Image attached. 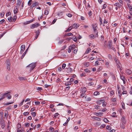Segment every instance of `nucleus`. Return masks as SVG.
Masks as SVG:
<instances>
[{"label":"nucleus","instance_id":"obj_44","mask_svg":"<svg viewBox=\"0 0 132 132\" xmlns=\"http://www.w3.org/2000/svg\"><path fill=\"white\" fill-rule=\"evenodd\" d=\"M108 23V21H107L106 20V19H104V22H103L104 24L103 25V26H105L104 24H106V23Z\"/></svg>","mask_w":132,"mask_h":132},{"label":"nucleus","instance_id":"obj_30","mask_svg":"<svg viewBox=\"0 0 132 132\" xmlns=\"http://www.w3.org/2000/svg\"><path fill=\"white\" fill-rule=\"evenodd\" d=\"M99 20H100V25H101H101L102 24H103V23H102V19L100 17Z\"/></svg>","mask_w":132,"mask_h":132},{"label":"nucleus","instance_id":"obj_58","mask_svg":"<svg viewBox=\"0 0 132 132\" xmlns=\"http://www.w3.org/2000/svg\"><path fill=\"white\" fill-rule=\"evenodd\" d=\"M5 21V20L4 19H3L2 20H1L0 21V24H2Z\"/></svg>","mask_w":132,"mask_h":132},{"label":"nucleus","instance_id":"obj_15","mask_svg":"<svg viewBox=\"0 0 132 132\" xmlns=\"http://www.w3.org/2000/svg\"><path fill=\"white\" fill-rule=\"evenodd\" d=\"M115 6L120 8L121 7L122 5L119 3H116L114 5Z\"/></svg>","mask_w":132,"mask_h":132},{"label":"nucleus","instance_id":"obj_3","mask_svg":"<svg viewBox=\"0 0 132 132\" xmlns=\"http://www.w3.org/2000/svg\"><path fill=\"white\" fill-rule=\"evenodd\" d=\"M40 26V25L38 23H36L34 24H32L31 25V29H33L35 28H37Z\"/></svg>","mask_w":132,"mask_h":132},{"label":"nucleus","instance_id":"obj_34","mask_svg":"<svg viewBox=\"0 0 132 132\" xmlns=\"http://www.w3.org/2000/svg\"><path fill=\"white\" fill-rule=\"evenodd\" d=\"M25 46L24 45H21V50H24Z\"/></svg>","mask_w":132,"mask_h":132},{"label":"nucleus","instance_id":"obj_17","mask_svg":"<svg viewBox=\"0 0 132 132\" xmlns=\"http://www.w3.org/2000/svg\"><path fill=\"white\" fill-rule=\"evenodd\" d=\"M93 28L94 29V30L95 32H96V35H97L98 34V32L96 31V29H97V26H95V27L94 28V27H93Z\"/></svg>","mask_w":132,"mask_h":132},{"label":"nucleus","instance_id":"obj_4","mask_svg":"<svg viewBox=\"0 0 132 132\" xmlns=\"http://www.w3.org/2000/svg\"><path fill=\"white\" fill-rule=\"evenodd\" d=\"M126 117L123 116H122L121 118V121L122 123H123L124 124H125L126 123Z\"/></svg>","mask_w":132,"mask_h":132},{"label":"nucleus","instance_id":"obj_10","mask_svg":"<svg viewBox=\"0 0 132 132\" xmlns=\"http://www.w3.org/2000/svg\"><path fill=\"white\" fill-rule=\"evenodd\" d=\"M108 45L109 47L111 48L112 47V42L111 40H109L108 42Z\"/></svg>","mask_w":132,"mask_h":132},{"label":"nucleus","instance_id":"obj_60","mask_svg":"<svg viewBox=\"0 0 132 132\" xmlns=\"http://www.w3.org/2000/svg\"><path fill=\"white\" fill-rule=\"evenodd\" d=\"M95 65H99V62L98 61H96L95 62Z\"/></svg>","mask_w":132,"mask_h":132},{"label":"nucleus","instance_id":"obj_2","mask_svg":"<svg viewBox=\"0 0 132 132\" xmlns=\"http://www.w3.org/2000/svg\"><path fill=\"white\" fill-rule=\"evenodd\" d=\"M1 125V127L2 129H3L5 127V122L2 118H1L0 121Z\"/></svg>","mask_w":132,"mask_h":132},{"label":"nucleus","instance_id":"obj_61","mask_svg":"<svg viewBox=\"0 0 132 132\" xmlns=\"http://www.w3.org/2000/svg\"><path fill=\"white\" fill-rule=\"evenodd\" d=\"M106 110V109H101L100 110L101 111L104 112H105Z\"/></svg>","mask_w":132,"mask_h":132},{"label":"nucleus","instance_id":"obj_42","mask_svg":"<svg viewBox=\"0 0 132 132\" xmlns=\"http://www.w3.org/2000/svg\"><path fill=\"white\" fill-rule=\"evenodd\" d=\"M76 47V46L75 45H73L71 46V50H73L75 49Z\"/></svg>","mask_w":132,"mask_h":132},{"label":"nucleus","instance_id":"obj_32","mask_svg":"<svg viewBox=\"0 0 132 132\" xmlns=\"http://www.w3.org/2000/svg\"><path fill=\"white\" fill-rule=\"evenodd\" d=\"M12 19L13 18L12 17L10 16L9 18H8V20L9 22H11L12 21Z\"/></svg>","mask_w":132,"mask_h":132},{"label":"nucleus","instance_id":"obj_27","mask_svg":"<svg viewBox=\"0 0 132 132\" xmlns=\"http://www.w3.org/2000/svg\"><path fill=\"white\" fill-rule=\"evenodd\" d=\"M71 83L70 81H68L65 83V85L66 86L69 85H71Z\"/></svg>","mask_w":132,"mask_h":132},{"label":"nucleus","instance_id":"obj_13","mask_svg":"<svg viewBox=\"0 0 132 132\" xmlns=\"http://www.w3.org/2000/svg\"><path fill=\"white\" fill-rule=\"evenodd\" d=\"M18 78H19V79L20 80H21V81L26 80V78L25 77L19 76V77Z\"/></svg>","mask_w":132,"mask_h":132},{"label":"nucleus","instance_id":"obj_5","mask_svg":"<svg viewBox=\"0 0 132 132\" xmlns=\"http://www.w3.org/2000/svg\"><path fill=\"white\" fill-rule=\"evenodd\" d=\"M65 71L67 72L68 73H71L72 71V69L70 68H66L65 69Z\"/></svg>","mask_w":132,"mask_h":132},{"label":"nucleus","instance_id":"obj_9","mask_svg":"<svg viewBox=\"0 0 132 132\" xmlns=\"http://www.w3.org/2000/svg\"><path fill=\"white\" fill-rule=\"evenodd\" d=\"M126 73L128 75H130L131 74L132 72L130 70L128 69L126 70Z\"/></svg>","mask_w":132,"mask_h":132},{"label":"nucleus","instance_id":"obj_54","mask_svg":"<svg viewBox=\"0 0 132 132\" xmlns=\"http://www.w3.org/2000/svg\"><path fill=\"white\" fill-rule=\"evenodd\" d=\"M11 14V12H8L6 14V16H8L10 15Z\"/></svg>","mask_w":132,"mask_h":132},{"label":"nucleus","instance_id":"obj_41","mask_svg":"<svg viewBox=\"0 0 132 132\" xmlns=\"http://www.w3.org/2000/svg\"><path fill=\"white\" fill-rule=\"evenodd\" d=\"M73 34L71 32L67 33L66 34V36H73Z\"/></svg>","mask_w":132,"mask_h":132},{"label":"nucleus","instance_id":"obj_62","mask_svg":"<svg viewBox=\"0 0 132 132\" xmlns=\"http://www.w3.org/2000/svg\"><path fill=\"white\" fill-rule=\"evenodd\" d=\"M37 90L38 91H41V90H42V88L41 87H38L37 88Z\"/></svg>","mask_w":132,"mask_h":132},{"label":"nucleus","instance_id":"obj_24","mask_svg":"<svg viewBox=\"0 0 132 132\" xmlns=\"http://www.w3.org/2000/svg\"><path fill=\"white\" fill-rule=\"evenodd\" d=\"M124 124L123 123H122L121 124H120V127L121 128L123 129H124L125 128V126Z\"/></svg>","mask_w":132,"mask_h":132},{"label":"nucleus","instance_id":"obj_18","mask_svg":"<svg viewBox=\"0 0 132 132\" xmlns=\"http://www.w3.org/2000/svg\"><path fill=\"white\" fill-rule=\"evenodd\" d=\"M121 66V64L120 62L117 64V66L118 68L119 69L121 70L120 67Z\"/></svg>","mask_w":132,"mask_h":132},{"label":"nucleus","instance_id":"obj_45","mask_svg":"<svg viewBox=\"0 0 132 132\" xmlns=\"http://www.w3.org/2000/svg\"><path fill=\"white\" fill-rule=\"evenodd\" d=\"M102 103V106H105L106 105V102H105L104 101H103V102Z\"/></svg>","mask_w":132,"mask_h":132},{"label":"nucleus","instance_id":"obj_6","mask_svg":"<svg viewBox=\"0 0 132 132\" xmlns=\"http://www.w3.org/2000/svg\"><path fill=\"white\" fill-rule=\"evenodd\" d=\"M40 30H38L36 31V32L35 38H34V39H36L38 37L40 33Z\"/></svg>","mask_w":132,"mask_h":132},{"label":"nucleus","instance_id":"obj_38","mask_svg":"<svg viewBox=\"0 0 132 132\" xmlns=\"http://www.w3.org/2000/svg\"><path fill=\"white\" fill-rule=\"evenodd\" d=\"M10 92H11L9 91L6 92V93H4V94H6V95H5V96H6L7 97L8 95V94H9L10 93Z\"/></svg>","mask_w":132,"mask_h":132},{"label":"nucleus","instance_id":"obj_29","mask_svg":"<svg viewBox=\"0 0 132 132\" xmlns=\"http://www.w3.org/2000/svg\"><path fill=\"white\" fill-rule=\"evenodd\" d=\"M72 28L71 26H70L68 29L65 31L66 32L70 31Z\"/></svg>","mask_w":132,"mask_h":132},{"label":"nucleus","instance_id":"obj_7","mask_svg":"<svg viewBox=\"0 0 132 132\" xmlns=\"http://www.w3.org/2000/svg\"><path fill=\"white\" fill-rule=\"evenodd\" d=\"M103 113L102 112H95L94 114L98 117H101L100 116H102Z\"/></svg>","mask_w":132,"mask_h":132},{"label":"nucleus","instance_id":"obj_23","mask_svg":"<svg viewBox=\"0 0 132 132\" xmlns=\"http://www.w3.org/2000/svg\"><path fill=\"white\" fill-rule=\"evenodd\" d=\"M87 90L86 88L85 87H84L82 89V93H85Z\"/></svg>","mask_w":132,"mask_h":132},{"label":"nucleus","instance_id":"obj_46","mask_svg":"<svg viewBox=\"0 0 132 132\" xmlns=\"http://www.w3.org/2000/svg\"><path fill=\"white\" fill-rule=\"evenodd\" d=\"M30 125V124L29 123H26L25 125H24V126L26 127H28Z\"/></svg>","mask_w":132,"mask_h":132},{"label":"nucleus","instance_id":"obj_53","mask_svg":"<svg viewBox=\"0 0 132 132\" xmlns=\"http://www.w3.org/2000/svg\"><path fill=\"white\" fill-rule=\"evenodd\" d=\"M85 95L86 94H85L84 93H82L81 94L80 96L81 97H84V95Z\"/></svg>","mask_w":132,"mask_h":132},{"label":"nucleus","instance_id":"obj_49","mask_svg":"<svg viewBox=\"0 0 132 132\" xmlns=\"http://www.w3.org/2000/svg\"><path fill=\"white\" fill-rule=\"evenodd\" d=\"M31 114L32 115V117H35L36 115V113L35 112H33L31 113Z\"/></svg>","mask_w":132,"mask_h":132},{"label":"nucleus","instance_id":"obj_12","mask_svg":"<svg viewBox=\"0 0 132 132\" xmlns=\"http://www.w3.org/2000/svg\"><path fill=\"white\" fill-rule=\"evenodd\" d=\"M92 118L94 119L95 120H97L100 121V120L101 119L99 118L95 117V116H93L92 117Z\"/></svg>","mask_w":132,"mask_h":132},{"label":"nucleus","instance_id":"obj_22","mask_svg":"<svg viewBox=\"0 0 132 132\" xmlns=\"http://www.w3.org/2000/svg\"><path fill=\"white\" fill-rule=\"evenodd\" d=\"M28 50H26V51H25V52L23 53V54L22 55V56L21 57V59H23L24 56L27 53V51Z\"/></svg>","mask_w":132,"mask_h":132},{"label":"nucleus","instance_id":"obj_28","mask_svg":"<svg viewBox=\"0 0 132 132\" xmlns=\"http://www.w3.org/2000/svg\"><path fill=\"white\" fill-rule=\"evenodd\" d=\"M106 129L109 130H110L112 128L111 127H110V126L107 125L106 127Z\"/></svg>","mask_w":132,"mask_h":132},{"label":"nucleus","instance_id":"obj_16","mask_svg":"<svg viewBox=\"0 0 132 132\" xmlns=\"http://www.w3.org/2000/svg\"><path fill=\"white\" fill-rule=\"evenodd\" d=\"M6 94H3L0 95V96L2 97L1 98H2V100L4 99L5 97V95H6Z\"/></svg>","mask_w":132,"mask_h":132},{"label":"nucleus","instance_id":"obj_36","mask_svg":"<svg viewBox=\"0 0 132 132\" xmlns=\"http://www.w3.org/2000/svg\"><path fill=\"white\" fill-rule=\"evenodd\" d=\"M17 7L16 8H14V13H16L18 12V9H17Z\"/></svg>","mask_w":132,"mask_h":132},{"label":"nucleus","instance_id":"obj_52","mask_svg":"<svg viewBox=\"0 0 132 132\" xmlns=\"http://www.w3.org/2000/svg\"><path fill=\"white\" fill-rule=\"evenodd\" d=\"M73 40L75 42H76L77 41V39L76 37L75 36H74V37L72 38Z\"/></svg>","mask_w":132,"mask_h":132},{"label":"nucleus","instance_id":"obj_55","mask_svg":"<svg viewBox=\"0 0 132 132\" xmlns=\"http://www.w3.org/2000/svg\"><path fill=\"white\" fill-rule=\"evenodd\" d=\"M32 2V1L31 0H29V1L28 3V5L30 6L31 4V2Z\"/></svg>","mask_w":132,"mask_h":132},{"label":"nucleus","instance_id":"obj_48","mask_svg":"<svg viewBox=\"0 0 132 132\" xmlns=\"http://www.w3.org/2000/svg\"><path fill=\"white\" fill-rule=\"evenodd\" d=\"M66 66V65L65 64H63L62 65V69H64L65 68Z\"/></svg>","mask_w":132,"mask_h":132},{"label":"nucleus","instance_id":"obj_8","mask_svg":"<svg viewBox=\"0 0 132 132\" xmlns=\"http://www.w3.org/2000/svg\"><path fill=\"white\" fill-rule=\"evenodd\" d=\"M21 3V0H17V7H19L20 6Z\"/></svg>","mask_w":132,"mask_h":132},{"label":"nucleus","instance_id":"obj_21","mask_svg":"<svg viewBox=\"0 0 132 132\" xmlns=\"http://www.w3.org/2000/svg\"><path fill=\"white\" fill-rule=\"evenodd\" d=\"M104 100H100L99 101H98L97 103L98 104L100 105L101 104V103H102L103 102V101H104Z\"/></svg>","mask_w":132,"mask_h":132},{"label":"nucleus","instance_id":"obj_57","mask_svg":"<svg viewBox=\"0 0 132 132\" xmlns=\"http://www.w3.org/2000/svg\"><path fill=\"white\" fill-rule=\"evenodd\" d=\"M59 115V114L58 113H56L54 115V118H56V117L57 116H58V115Z\"/></svg>","mask_w":132,"mask_h":132},{"label":"nucleus","instance_id":"obj_26","mask_svg":"<svg viewBox=\"0 0 132 132\" xmlns=\"http://www.w3.org/2000/svg\"><path fill=\"white\" fill-rule=\"evenodd\" d=\"M121 90H118V93L119 95V96L120 97H121Z\"/></svg>","mask_w":132,"mask_h":132},{"label":"nucleus","instance_id":"obj_40","mask_svg":"<svg viewBox=\"0 0 132 132\" xmlns=\"http://www.w3.org/2000/svg\"><path fill=\"white\" fill-rule=\"evenodd\" d=\"M6 62L7 63V64L8 65H10V61L9 60H7L6 61Z\"/></svg>","mask_w":132,"mask_h":132},{"label":"nucleus","instance_id":"obj_19","mask_svg":"<svg viewBox=\"0 0 132 132\" xmlns=\"http://www.w3.org/2000/svg\"><path fill=\"white\" fill-rule=\"evenodd\" d=\"M49 10L48 9H46L45 11V14L46 15H48L49 12Z\"/></svg>","mask_w":132,"mask_h":132},{"label":"nucleus","instance_id":"obj_1","mask_svg":"<svg viewBox=\"0 0 132 132\" xmlns=\"http://www.w3.org/2000/svg\"><path fill=\"white\" fill-rule=\"evenodd\" d=\"M35 66V64L32 63L27 66L26 67L28 68L30 71L32 70Z\"/></svg>","mask_w":132,"mask_h":132},{"label":"nucleus","instance_id":"obj_20","mask_svg":"<svg viewBox=\"0 0 132 132\" xmlns=\"http://www.w3.org/2000/svg\"><path fill=\"white\" fill-rule=\"evenodd\" d=\"M70 118L69 117L67 119V121L63 124V125L64 126H65L68 123V121L70 120Z\"/></svg>","mask_w":132,"mask_h":132},{"label":"nucleus","instance_id":"obj_33","mask_svg":"<svg viewBox=\"0 0 132 132\" xmlns=\"http://www.w3.org/2000/svg\"><path fill=\"white\" fill-rule=\"evenodd\" d=\"M10 1V2L11 3L14 4L16 2V0H8Z\"/></svg>","mask_w":132,"mask_h":132},{"label":"nucleus","instance_id":"obj_63","mask_svg":"<svg viewBox=\"0 0 132 132\" xmlns=\"http://www.w3.org/2000/svg\"><path fill=\"white\" fill-rule=\"evenodd\" d=\"M35 104L36 105H39L40 103V102L38 101H36L35 102Z\"/></svg>","mask_w":132,"mask_h":132},{"label":"nucleus","instance_id":"obj_50","mask_svg":"<svg viewBox=\"0 0 132 132\" xmlns=\"http://www.w3.org/2000/svg\"><path fill=\"white\" fill-rule=\"evenodd\" d=\"M105 126V125L104 124H103L100 127V128H104Z\"/></svg>","mask_w":132,"mask_h":132},{"label":"nucleus","instance_id":"obj_51","mask_svg":"<svg viewBox=\"0 0 132 132\" xmlns=\"http://www.w3.org/2000/svg\"><path fill=\"white\" fill-rule=\"evenodd\" d=\"M24 101V100H23L19 104V106H21L23 104V103Z\"/></svg>","mask_w":132,"mask_h":132},{"label":"nucleus","instance_id":"obj_14","mask_svg":"<svg viewBox=\"0 0 132 132\" xmlns=\"http://www.w3.org/2000/svg\"><path fill=\"white\" fill-rule=\"evenodd\" d=\"M78 27V26H77V25L75 23H74L72 27L73 28H77Z\"/></svg>","mask_w":132,"mask_h":132},{"label":"nucleus","instance_id":"obj_43","mask_svg":"<svg viewBox=\"0 0 132 132\" xmlns=\"http://www.w3.org/2000/svg\"><path fill=\"white\" fill-rule=\"evenodd\" d=\"M127 28H127H125V27H123V31L124 32H128L126 30Z\"/></svg>","mask_w":132,"mask_h":132},{"label":"nucleus","instance_id":"obj_31","mask_svg":"<svg viewBox=\"0 0 132 132\" xmlns=\"http://www.w3.org/2000/svg\"><path fill=\"white\" fill-rule=\"evenodd\" d=\"M100 93L98 91H95L94 93V95L96 96L98 95H99Z\"/></svg>","mask_w":132,"mask_h":132},{"label":"nucleus","instance_id":"obj_39","mask_svg":"<svg viewBox=\"0 0 132 132\" xmlns=\"http://www.w3.org/2000/svg\"><path fill=\"white\" fill-rule=\"evenodd\" d=\"M103 120L106 123H108L109 121V120L105 118Z\"/></svg>","mask_w":132,"mask_h":132},{"label":"nucleus","instance_id":"obj_11","mask_svg":"<svg viewBox=\"0 0 132 132\" xmlns=\"http://www.w3.org/2000/svg\"><path fill=\"white\" fill-rule=\"evenodd\" d=\"M38 4V3L36 2H33L32 5V7H34L35 6L37 5Z\"/></svg>","mask_w":132,"mask_h":132},{"label":"nucleus","instance_id":"obj_47","mask_svg":"<svg viewBox=\"0 0 132 132\" xmlns=\"http://www.w3.org/2000/svg\"><path fill=\"white\" fill-rule=\"evenodd\" d=\"M66 15L69 17H71L72 16V14L70 13H68L66 14Z\"/></svg>","mask_w":132,"mask_h":132},{"label":"nucleus","instance_id":"obj_37","mask_svg":"<svg viewBox=\"0 0 132 132\" xmlns=\"http://www.w3.org/2000/svg\"><path fill=\"white\" fill-rule=\"evenodd\" d=\"M121 105H122V108L124 109H125V104H124V103H123L122 102Z\"/></svg>","mask_w":132,"mask_h":132},{"label":"nucleus","instance_id":"obj_25","mask_svg":"<svg viewBox=\"0 0 132 132\" xmlns=\"http://www.w3.org/2000/svg\"><path fill=\"white\" fill-rule=\"evenodd\" d=\"M35 20V19H33L32 20H30L29 21H27V22L26 23V24H28L30 23H31L32 22L34 21Z\"/></svg>","mask_w":132,"mask_h":132},{"label":"nucleus","instance_id":"obj_56","mask_svg":"<svg viewBox=\"0 0 132 132\" xmlns=\"http://www.w3.org/2000/svg\"><path fill=\"white\" fill-rule=\"evenodd\" d=\"M29 114V112H25L23 113V115L25 116H26L27 115H28Z\"/></svg>","mask_w":132,"mask_h":132},{"label":"nucleus","instance_id":"obj_64","mask_svg":"<svg viewBox=\"0 0 132 132\" xmlns=\"http://www.w3.org/2000/svg\"><path fill=\"white\" fill-rule=\"evenodd\" d=\"M64 40H60L59 42H58V44H61L63 42V41H64Z\"/></svg>","mask_w":132,"mask_h":132},{"label":"nucleus","instance_id":"obj_35","mask_svg":"<svg viewBox=\"0 0 132 132\" xmlns=\"http://www.w3.org/2000/svg\"><path fill=\"white\" fill-rule=\"evenodd\" d=\"M120 78L123 81L126 80V78L124 77L123 76H120Z\"/></svg>","mask_w":132,"mask_h":132},{"label":"nucleus","instance_id":"obj_59","mask_svg":"<svg viewBox=\"0 0 132 132\" xmlns=\"http://www.w3.org/2000/svg\"><path fill=\"white\" fill-rule=\"evenodd\" d=\"M0 115L1 116L2 118V117H3V115H4V113L3 112H1L0 113Z\"/></svg>","mask_w":132,"mask_h":132}]
</instances>
